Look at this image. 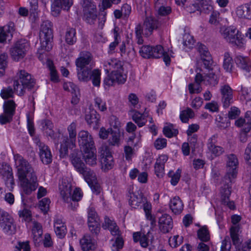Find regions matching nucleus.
Returning a JSON list of instances; mask_svg holds the SVG:
<instances>
[{
  "label": "nucleus",
  "instance_id": "f257e3e1",
  "mask_svg": "<svg viewBox=\"0 0 251 251\" xmlns=\"http://www.w3.org/2000/svg\"><path fill=\"white\" fill-rule=\"evenodd\" d=\"M238 161L237 157L233 154L227 156V173L223 180V185L221 188V202L223 205L226 206L231 210L235 209V205L233 201L229 200L231 194L232 179L236 177L237 167Z\"/></svg>",
  "mask_w": 251,
  "mask_h": 251
},
{
  "label": "nucleus",
  "instance_id": "f03ea898",
  "mask_svg": "<svg viewBox=\"0 0 251 251\" xmlns=\"http://www.w3.org/2000/svg\"><path fill=\"white\" fill-rule=\"evenodd\" d=\"M53 38V24L49 20L42 22L39 32L40 46L37 48V56L42 62L47 57V52L52 48V42Z\"/></svg>",
  "mask_w": 251,
  "mask_h": 251
},
{
  "label": "nucleus",
  "instance_id": "7ed1b4c3",
  "mask_svg": "<svg viewBox=\"0 0 251 251\" xmlns=\"http://www.w3.org/2000/svg\"><path fill=\"white\" fill-rule=\"evenodd\" d=\"M14 159L23 192L25 195H30L31 193V167L19 154H15Z\"/></svg>",
  "mask_w": 251,
  "mask_h": 251
},
{
  "label": "nucleus",
  "instance_id": "20e7f679",
  "mask_svg": "<svg viewBox=\"0 0 251 251\" xmlns=\"http://www.w3.org/2000/svg\"><path fill=\"white\" fill-rule=\"evenodd\" d=\"M102 227L104 229H108L113 236H117L112 244V251H121L124 245V240L116 222L112 219L105 216L102 224Z\"/></svg>",
  "mask_w": 251,
  "mask_h": 251
},
{
  "label": "nucleus",
  "instance_id": "39448f33",
  "mask_svg": "<svg viewBox=\"0 0 251 251\" xmlns=\"http://www.w3.org/2000/svg\"><path fill=\"white\" fill-rule=\"evenodd\" d=\"M16 77L18 79L14 81V91L19 95H23L25 90H30L31 88V75L25 70H20Z\"/></svg>",
  "mask_w": 251,
  "mask_h": 251
},
{
  "label": "nucleus",
  "instance_id": "423d86ee",
  "mask_svg": "<svg viewBox=\"0 0 251 251\" xmlns=\"http://www.w3.org/2000/svg\"><path fill=\"white\" fill-rule=\"evenodd\" d=\"M59 189L60 194L62 199L65 202H69V201H78L82 197V194L79 188H75L71 195V185L69 183L62 182L59 184Z\"/></svg>",
  "mask_w": 251,
  "mask_h": 251
},
{
  "label": "nucleus",
  "instance_id": "0eeeda50",
  "mask_svg": "<svg viewBox=\"0 0 251 251\" xmlns=\"http://www.w3.org/2000/svg\"><path fill=\"white\" fill-rule=\"evenodd\" d=\"M239 227L237 226H232L230 229V235L236 251H251V240L241 244L239 237Z\"/></svg>",
  "mask_w": 251,
  "mask_h": 251
},
{
  "label": "nucleus",
  "instance_id": "6e6552de",
  "mask_svg": "<svg viewBox=\"0 0 251 251\" xmlns=\"http://www.w3.org/2000/svg\"><path fill=\"white\" fill-rule=\"evenodd\" d=\"M0 227L8 235L14 234L16 232V225L13 218L7 212H1Z\"/></svg>",
  "mask_w": 251,
  "mask_h": 251
},
{
  "label": "nucleus",
  "instance_id": "1a4fd4ad",
  "mask_svg": "<svg viewBox=\"0 0 251 251\" xmlns=\"http://www.w3.org/2000/svg\"><path fill=\"white\" fill-rule=\"evenodd\" d=\"M29 44L25 40H21L17 42L10 50L11 58L16 61L23 59L29 49Z\"/></svg>",
  "mask_w": 251,
  "mask_h": 251
},
{
  "label": "nucleus",
  "instance_id": "9d476101",
  "mask_svg": "<svg viewBox=\"0 0 251 251\" xmlns=\"http://www.w3.org/2000/svg\"><path fill=\"white\" fill-rule=\"evenodd\" d=\"M99 153L102 169L105 171L111 169L114 163L108 147L106 145L101 146L99 149Z\"/></svg>",
  "mask_w": 251,
  "mask_h": 251
},
{
  "label": "nucleus",
  "instance_id": "9b49d317",
  "mask_svg": "<svg viewBox=\"0 0 251 251\" xmlns=\"http://www.w3.org/2000/svg\"><path fill=\"white\" fill-rule=\"evenodd\" d=\"M78 142L81 151L94 150L95 143L92 135L87 131L81 130L78 134Z\"/></svg>",
  "mask_w": 251,
  "mask_h": 251
},
{
  "label": "nucleus",
  "instance_id": "f8f14e48",
  "mask_svg": "<svg viewBox=\"0 0 251 251\" xmlns=\"http://www.w3.org/2000/svg\"><path fill=\"white\" fill-rule=\"evenodd\" d=\"M34 143L38 147L39 155L42 162L45 164H49L52 162V155L48 146L42 142L38 137L33 139Z\"/></svg>",
  "mask_w": 251,
  "mask_h": 251
},
{
  "label": "nucleus",
  "instance_id": "ddd939ff",
  "mask_svg": "<svg viewBox=\"0 0 251 251\" xmlns=\"http://www.w3.org/2000/svg\"><path fill=\"white\" fill-rule=\"evenodd\" d=\"M16 104L13 100L5 101L3 105V114L0 116V123L5 124L10 123L15 113Z\"/></svg>",
  "mask_w": 251,
  "mask_h": 251
},
{
  "label": "nucleus",
  "instance_id": "4468645a",
  "mask_svg": "<svg viewBox=\"0 0 251 251\" xmlns=\"http://www.w3.org/2000/svg\"><path fill=\"white\" fill-rule=\"evenodd\" d=\"M126 79V75L123 74V68L121 69L112 70L103 80L104 84L108 86H112L115 82L124 83Z\"/></svg>",
  "mask_w": 251,
  "mask_h": 251
},
{
  "label": "nucleus",
  "instance_id": "2eb2a0df",
  "mask_svg": "<svg viewBox=\"0 0 251 251\" xmlns=\"http://www.w3.org/2000/svg\"><path fill=\"white\" fill-rule=\"evenodd\" d=\"M0 175L5 181V184L9 191H12L14 181L12 173V170L7 163H2L0 165Z\"/></svg>",
  "mask_w": 251,
  "mask_h": 251
},
{
  "label": "nucleus",
  "instance_id": "dca6fc26",
  "mask_svg": "<svg viewBox=\"0 0 251 251\" xmlns=\"http://www.w3.org/2000/svg\"><path fill=\"white\" fill-rule=\"evenodd\" d=\"M76 68H93L95 63L92 54L89 51H81L75 61Z\"/></svg>",
  "mask_w": 251,
  "mask_h": 251
},
{
  "label": "nucleus",
  "instance_id": "f3484780",
  "mask_svg": "<svg viewBox=\"0 0 251 251\" xmlns=\"http://www.w3.org/2000/svg\"><path fill=\"white\" fill-rule=\"evenodd\" d=\"M197 50L204 68L208 70H212L213 61L208 48L204 45L200 43L198 45Z\"/></svg>",
  "mask_w": 251,
  "mask_h": 251
},
{
  "label": "nucleus",
  "instance_id": "a211bd4d",
  "mask_svg": "<svg viewBox=\"0 0 251 251\" xmlns=\"http://www.w3.org/2000/svg\"><path fill=\"white\" fill-rule=\"evenodd\" d=\"M202 69L198 67L196 69L197 75L195 76V81L196 83H201L203 82L205 85L215 86L218 83V79L217 75L213 73H210L203 75L201 72Z\"/></svg>",
  "mask_w": 251,
  "mask_h": 251
},
{
  "label": "nucleus",
  "instance_id": "6ab92c4d",
  "mask_svg": "<svg viewBox=\"0 0 251 251\" xmlns=\"http://www.w3.org/2000/svg\"><path fill=\"white\" fill-rule=\"evenodd\" d=\"M76 140L75 138H71V137L68 135L62 136L59 149L61 157L64 158L68 154V149H73L75 147Z\"/></svg>",
  "mask_w": 251,
  "mask_h": 251
},
{
  "label": "nucleus",
  "instance_id": "aec40b11",
  "mask_svg": "<svg viewBox=\"0 0 251 251\" xmlns=\"http://www.w3.org/2000/svg\"><path fill=\"white\" fill-rule=\"evenodd\" d=\"M217 135H213L208 139L207 143L208 151L215 157L220 156L225 152L223 148L216 145L217 141Z\"/></svg>",
  "mask_w": 251,
  "mask_h": 251
},
{
  "label": "nucleus",
  "instance_id": "412c9836",
  "mask_svg": "<svg viewBox=\"0 0 251 251\" xmlns=\"http://www.w3.org/2000/svg\"><path fill=\"white\" fill-rule=\"evenodd\" d=\"M79 244L82 251H94L97 248L95 240L90 234H85L79 240Z\"/></svg>",
  "mask_w": 251,
  "mask_h": 251
},
{
  "label": "nucleus",
  "instance_id": "4be33fe9",
  "mask_svg": "<svg viewBox=\"0 0 251 251\" xmlns=\"http://www.w3.org/2000/svg\"><path fill=\"white\" fill-rule=\"evenodd\" d=\"M39 128L45 132L46 135L50 137L51 139H55V135L53 130V124L51 121L47 118L40 120L38 122Z\"/></svg>",
  "mask_w": 251,
  "mask_h": 251
},
{
  "label": "nucleus",
  "instance_id": "5701e85b",
  "mask_svg": "<svg viewBox=\"0 0 251 251\" xmlns=\"http://www.w3.org/2000/svg\"><path fill=\"white\" fill-rule=\"evenodd\" d=\"M222 100L223 106L227 108L233 101L232 90L228 85H224L221 87Z\"/></svg>",
  "mask_w": 251,
  "mask_h": 251
},
{
  "label": "nucleus",
  "instance_id": "b1692460",
  "mask_svg": "<svg viewBox=\"0 0 251 251\" xmlns=\"http://www.w3.org/2000/svg\"><path fill=\"white\" fill-rule=\"evenodd\" d=\"M158 225L159 229L162 232L164 233L169 232L173 226L172 217L168 214H163L159 219Z\"/></svg>",
  "mask_w": 251,
  "mask_h": 251
},
{
  "label": "nucleus",
  "instance_id": "393cba45",
  "mask_svg": "<svg viewBox=\"0 0 251 251\" xmlns=\"http://www.w3.org/2000/svg\"><path fill=\"white\" fill-rule=\"evenodd\" d=\"M72 164L78 172L82 171V169L86 167L81 159V153L78 150H74L70 155Z\"/></svg>",
  "mask_w": 251,
  "mask_h": 251
},
{
  "label": "nucleus",
  "instance_id": "a878e982",
  "mask_svg": "<svg viewBox=\"0 0 251 251\" xmlns=\"http://www.w3.org/2000/svg\"><path fill=\"white\" fill-rule=\"evenodd\" d=\"M158 25L159 23L154 18L152 17H147L143 24L145 35L149 36L151 35L152 31L158 28Z\"/></svg>",
  "mask_w": 251,
  "mask_h": 251
},
{
  "label": "nucleus",
  "instance_id": "bb28decb",
  "mask_svg": "<svg viewBox=\"0 0 251 251\" xmlns=\"http://www.w3.org/2000/svg\"><path fill=\"white\" fill-rule=\"evenodd\" d=\"M168 156L162 154L157 159L154 164V171L158 177H162L164 175V165L168 160Z\"/></svg>",
  "mask_w": 251,
  "mask_h": 251
},
{
  "label": "nucleus",
  "instance_id": "cd10ccee",
  "mask_svg": "<svg viewBox=\"0 0 251 251\" xmlns=\"http://www.w3.org/2000/svg\"><path fill=\"white\" fill-rule=\"evenodd\" d=\"M32 234L33 241L35 246H38L41 243L43 235L42 226L41 224L34 222L32 224Z\"/></svg>",
  "mask_w": 251,
  "mask_h": 251
},
{
  "label": "nucleus",
  "instance_id": "c85d7f7f",
  "mask_svg": "<svg viewBox=\"0 0 251 251\" xmlns=\"http://www.w3.org/2000/svg\"><path fill=\"white\" fill-rule=\"evenodd\" d=\"M150 232L145 234L142 232H135L133 233V239L135 243L139 242L141 246L144 248H147L149 245Z\"/></svg>",
  "mask_w": 251,
  "mask_h": 251
},
{
  "label": "nucleus",
  "instance_id": "c756f323",
  "mask_svg": "<svg viewBox=\"0 0 251 251\" xmlns=\"http://www.w3.org/2000/svg\"><path fill=\"white\" fill-rule=\"evenodd\" d=\"M93 68H76L77 77L81 82H88L91 80V74Z\"/></svg>",
  "mask_w": 251,
  "mask_h": 251
},
{
  "label": "nucleus",
  "instance_id": "7c9ffc66",
  "mask_svg": "<svg viewBox=\"0 0 251 251\" xmlns=\"http://www.w3.org/2000/svg\"><path fill=\"white\" fill-rule=\"evenodd\" d=\"M146 199L141 194L134 193L130 194L129 204L133 208H137L142 206V204L146 201Z\"/></svg>",
  "mask_w": 251,
  "mask_h": 251
},
{
  "label": "nucleus",
  "instance_id": "2f4dec72",
  "mask_svg": "<svg viewBox=\"0 0 251 251\" xmlns=\"http://www.w3.org/2000/svg\"><path fill=\"white\" fill-rule=\"evenodd\" d=\"M83 153V158L86 164L94 166L97 164V159L96 148L93 150L82 151Z\"/></svg>",
  "mask_w": 251,
  "mask_h": 251
},
{
  "label": "nucleus",
  "instance_id": "473e14b6",
  "mask_svg": "<svg viewBox=\"0 0 251 251\" xmlns=\"http://www.w3.org/2000/svg\"><path fill=\"white\" fill-rule=\"evenodd\" d=\"M169 207L176 215L179 214L183 209V203L179 197H175L171 199Z\"/></svg>",
  "mask_w": 251,
  "mask_h": 251
},
{
  "label": "nucleus",
  "instance_id": "72a5a7b5",
  "mask_svg": "<svg viewBox=\"0 0 251 251\" xmlns=\"http://www.w3.org/2000/svg\"><path fill=\"white\" fill-rule=\"evenodd\" d=\"M235 61L237 66L242 70L247 72L251 71V61L248 57L238 55L236 57Z\"/></svg>",
  "mask_w": 251,
  "mask_h": 251
},
{
  "label": "nucleus",
  "instance_id": "f704fd0d",
  "mask_svg": "<svg viewBox=\"0 0 251 251\" xmlns=\"http://www.w3.org/2000/svg\"><path fill=\"white\" fill-rule=\"evenodd\" d=\"M22 202L24 205V209L19 211V216L22 219V221L29 223L31 221V211L29 207L25 202V198L24 195L22 194Z\"/></svg>",
  "mask_w": 251,
  "mask_h": 251
},
{
  "label": "nucleus",
  "instance_id": "c9c22d12",
  "mask_svg": "<svg viewBox=\"0 0 251 251\" xmlns=\"http://www.w3.org/2000/svg\"><path fill=\"white\" fill-rule=\"evenodd\" d=\"M221 32L223 38L227 42L231 43L236 33L239 32V30L233 26L223 27L221 29Z\"/></svg>",
  "mask_w": 251,
  "mask_h": 251
},
{
  "label": "nucleus",
  "instance_id": "e433bc0d",
  "mask_svg": "<svg viewBox=\"0 0 251 251\" xmlns=\"http://www.w3.org/2000/svg\"><path fill=\"white\" fill-rule=\"evenodd\" d=\"M100 119V115L94 109L91 110L85 116V120L88 124L93 126L94 128L99 126Z\"/></svg>",
  "mask_w": 251,
  "mask_h": 251
},
{
  "label": "nucleus",
  "instance_id": "4c0bfd02",
  "mask_svg": "<svg viewBox=\"0 0 251 251\" xmlns=\"http://www.w3.org/2000/svg\"><path fill=\"white\" fill-rule=\"evenodd\" d=\"M235 13L239 18L250 20V3L238 6L236 9Z\"/></svg>",
  "mask_w": 251,
  "mask_h": 251
},
{
  "label": "nucleus",
  "instance_id": "58836bf2",
  "mask_svg": "<svg viewBox=\"0 0 251 251\" xmlns=\"http://www.w3.org/2000/svg\"><path fill=\"white\" fill-rule=\"evenodd\" d=\"M104 66L105 70L107 73H109V71L111 70H117L123 68V65L122 62L115 58L111 59L104 62Z\"/></svg>",
  "mask_w": 251,
  "mask_h": 251
},
{
  "label": "nucleus",
  "instance_id": "ea45409f",
  "mask_svg": "<svg viewBox=\"0 0 251 251\" xmlns=\"http://www.w3.org/2000/svg\"><path fill=\"white\" fill-rule=\"evenodd\" d=\"M82 171L79 172L80 174L83 175V176L88 183V184H92L97 181V177L95 172L86 167L82 169Z\"/></svg>",
  "mask_w": 251,
  "mask_h": 251
},
{
  "label": "nucleus",
  "instance_id": "a19ab883",
  "mask_svg": "<svg viewBox=\"0 0 251 251\" xmlns=\"http://www.w3.org/2000/svg\"><path fill=\"white\" fill-rule=\"evenodd\" d=\"M83 18L85 21L90 24H94L98 16L96 7L93 10L88 9L83 11Z\"/></svg>",
  "mask_w": 251,
  "mask_h": 251
},
{
  "label": "nucleus",
  "instance_id": "79ce46f5",
  "mask_svg": "<svg viewBox=\"0 0 251 251\" xmlns=\"http://www.w3.org/2000/svg\"><path fill=\"white\" fill-rule=\"evenodd\" d=\"M108 139L109 145L119 147L121 143V133L119 130L112 131Z\"/></svg>",
  "mask_w": 251,
  "mask_h": 251
},
{
  "label": "nucleus",
  "instance_id": "37998d69",
  "mask_svg": "<svg viewBox=\"0 0 251 251\" xmlns=\"http://www.w3.org/2000/svg\"><path fill=\"white\" fill-rule=\"evenodd\" d=\"M65 41L70 45H73L76 42V30L75 28H67L65 34Z\"/></svg>",
  "mask_w": 251,
  "mask_h": 251
},
{
  "label": "nucleus",
  "instance_id": "c03bdc74",
  "mask_svg": "<svg viewBox=\"0 0 251 251\" xmlns=\"http://www.w3.org/2000/svg\"><path fill=\"white\" fill-rule=\"evenodd\" d=\"M120 50L122 56H127L129 60L132 59L135 56L136 52L133 47H131L128 48V50L126 52V47L125 43H123L120 45Z\"/></svg>",
  "mask_w": 251,
  "mask_h": 251
},
{
  "label": "nucleus",
  "instance_id": "a18cd8bd",
  "mask_svg": "<svg viewBox=\"0 0 251 251\" xmlns=\"http://www.w3.org/2000/svg\"><path fill=\"white\" fill-rule=\"evenodd\" d=\"M233 61L230 54L226 52L224 54L223 68L227 72H231L232 69Z\"/></svg>",
  "mask_w": 251,
  "mask_h": 251
},
{
  "label": "nucleus",
  "instance_id": "49530a36",
  "mask_svg": "<svg viewBox=\"0 0 251 251\" xmlns=\"http://www.w3.org/2000/svg\"><path fill=\"white\" fill-rule=\"evenodd\" d=\"M142 204L146 218L151 221V223L152 225H154L156 223V220L155 217L152 216L151 213V204L147 202H145Z\"/></svg>",
  "mask_w": 251,
  "mask_h": 251
},
{
  "label": "nucleus",
  "instance_id": "de8ad7c7",
  "mask_svg": "<svg viewBox=\"0 0 251 251\" xmlns=\"http://www.w3.org/2000/svg\"><path fill=\"white\" fill-rule=\"evenodd\" d=\"M199 239L202 242H207L210 240V234L206 226L200 228L197 232Z\"/></svg>",
  "mask_w": 251,
  "mask_h": 251
},
{
  "label": "nucleus",
  "instance_id": "09e8293b",
  "mask_svg": "<svg viewBox=\"0 0 251 251\" xmlns=\"http://www.w3.org/2000/svg\"><path fill=\"white\" fill-rule=\"evenodd\" d=\"M132 119L139 127L144 126L147 121L146 116L138 111L135 112L132 116Z\"/></svg>",
  "mask_w": 251,
  "mask_h": 251
},
{
  "label": "nucleus",
  "instance_id": "8fccbe9b",
  "mask_svg": "<svg viewBox=\"0 0 251 251\" xmlns=\"http://www.w3.org/2000/svg\"><path fill=\"white\" fill-rule=\"evenodd\" d=\"M163 132L165 136L168 138L176 136L178 134V130L175 128L173 124L164 126Z\"/></svg>",
  "mask_w": 251,
  "mask_h": 251
},
{
  "label": "nucleus",
  "instance_id": "3c124183",
  "mask_svg": "<svg viewBox=\"0 0 251 251\" xmlns=\"http://www.w3.org/2000/svg\"><path fill=\"white\" fill-rule=\"evenodd\" d=\"M186 10L190 13H194L197 11L205 13H209L210 12L208 10H203V7H201L200 4L195 1L193 3L190 4L189 5L186 6Z\"/></svg>",
  "mask_w": 251,
  "mask_h": 251
},
{
  "label": "nucleus",
  "instance_id": "603ef678",
  "mask_svg": "<svg viewBox=\"0 0 251 251\" xmlns=\"http://www.w3.org/2000/svg\"><path fill=\"white\" fill-rule=\"evenodd\" d=\"M101 73L99 69H94L92 70L91 74V80L93 85L96 87H99L100 83Z\"/></svg>",
  "mask_w": 251,
  "mask_h": 251
},
{
  "label": "nucleus",
  "instance_id": "864d4df0",
  "mask_svg": "<svg viewBox=\"0 0 251 251\" xmlns=\"http://www.w3.org/2000/svg\"><path fill=\"white\" fill-rule=\"evenodd\" d=\"M194 116V113L190 108H187L186 110H183L180 112L179 117L182 123H188L190 118H192Z\"/></svg>",
  "mask_w": 251,
  "mask_h": 251
},
{
  "label": "nucleus",
  "instance_id": "5fc2aeb1",
  "mask_svg": "<svg viewBox=\"0 0 251 251\" xmlns=\"http://www.w3.org/2000/svg\"><path fill=\"white\" fill-rule=\"evenodd\" d=\"M181 170L178 169L175 173L172 171H170L168 173L169 177L171 178V183L173 186H176L178 182L180 176Z\"/></svg>",
  "mask_w": 251,
  "mask_h": 251
},
{
  "label": "nucleus",
  "instance_id": "6e6d98bb",
  "mask_svg": "<svg viewBox=\"0 0 251 251\" xmlns=\"http://www.w3.org/2000/svg\"><path fill=\"white\" fill-rule=\"evenodd\" d=\"M48 66L50 71V80L54 83L59 82V76L52 62L49 61Z\"/></svg>",
  "mask_w": 251,
  "mask_h": 251
},
{
  "label": "nucleus",
  "instance_id": "4d7b16f0",
  "mask_svg": "<svg viewBox=\"0 0 251 251\" xmlns=\"http://www.w3.org/2000/svg\"><path fill=\"white\" fill-rule=\"evenodd\" d=\"M183 236L176 235L169 238V243L171 247L176 248L183 243Z\"/></svg>",
  "mask_w": 251,
  "mask_h": 251
},
{
  "label": "nucleus",
  "instance_id": "13d9d810",
  "mask_svg": "<svg viewBox=\"0 0 251 251\" xmlns=\"http://www.w3.org/2000/svg\"><path fill=\"white\" fill-rule=\"evenodd\" d=\"M152 50V46L144 45L142 46L140 48L139 50V53L141 56L145 58H150L151 57Z\"/></svg>",
  "mask_w": 251,
  "mask_h": 251
},
{
  "label": "nucleus",
  "instance_id": "bf43d9fd",
  "mask_svg": "<svg viewBox=\"0 0 251 251\" xmlns=\"http://www.w3.org/2000/svg\"><path fill=\"white\" fill-rule=\"evenodd\" d=\"M158 16H166L171 13L172 9L170 6H165V5H159L155 7Z\"/></svg>",
  "mask_w": 251,
  "mask_h": 251
},
{
  "label": "nucleus",
  "instance_id": "052dcab7",
  "mask_svg": "<svg viewBox=\"0 0 251 251\" xmlns=\"http://www.w3.org/2000/svg\"><path fill=\"white\" fill-rule=\"evenodd\" d=\"M230 44L237 46L238 48H241L244 46V38L241 32L239 31L236 33Z\"/></svg>",
  "mask_w": 251,
  "mask_h": 251
},
{
  "label": "nucleus",
  "instance_id": "680f3d73",
  "mask_svg": "<svg viewBox=\"0 0 251 251\" xmlns=\"http://www.w3.org/2000/svg\"><path fill=\"white\" fill-rule=\"evenodd\" d=\"M193 37L188 33H185L183 37V45L184 47L191 49L194 44Z\"/></svg>",
  "mask_w": 251,
  "mask_h": 251
},
{
  "label": "nucleus",
  "instance_id": "e2e57ef3",
  "mask_svg": "<svg viewBox=\"0 0 251 251\" xmlns=\"http://www.w3.org/2000/svg\"><path fill=\"white\" fill-rule=\"evenodd\" d=\"M88 225L89 230L92 234L96 235L99 234L100 229V221L88 222Z\"/></svg>",
  "mask_w": 251,
  "mask_h": 251
},
{
  "label": "nucleus",
  "instance_id": "0e129e2a",
  "mask_svg": "<svg viewBox=\"0 0 251 251\" xmlns=\"http://www.w3.org/2000/svg\"><path fill=\"white\" fill-rule=\"evenodd\" d=\"M50 202V200L47 198H44L39 201L38 207L44 214H46L49 211Z\"/></svg>",
  "mask_w": 251,
  "mask_h": 251
},
{
  "label": "nucleus",
  "instance_id": "69168bd1",
  "mask_svg": "<svg viewBox=\"0 0 251 251\" xmlns=\"http://www.w3.org/2000/svg\"><path fill=\"white\" fill-rule=\"evenodd\" d=\"M152 50L151 57L158 58L162 57L164 54V49L161 45H157L152 47Z\"/></svg>",
  "mask_w": 251,
  "mask_h": 251
},
{
  "label": "nucleus",
  "instance_id": "338daca9",
  "mask_svg": "<svg viewBox=\"0 0 251 251\" xmlns=\"http://www.w3.org/2000/svg\"><path fill=\"white\" fill-rule=\"evenodd\" d=\"M29 242H19L16 245L14 251H30Z\"/></svg>",
  "mask_w": 251,
  "mask_h": 251
},
{
  "label": "nucleus",
  "instance_id": "774afa93",
  "mask_svg": "<svg viewBox=\"0 0 251 251\" xmlns=\"http://www.w3.org/2000/svg\"><path fill=\"white\" fill-rule=\"evenodd\" d=\"M231 244L230 237L226 236L222 241L220 251H230Z\"/></svg>",
  "mask_w": 251,
  "mask_h": 251
}]
</instances>
